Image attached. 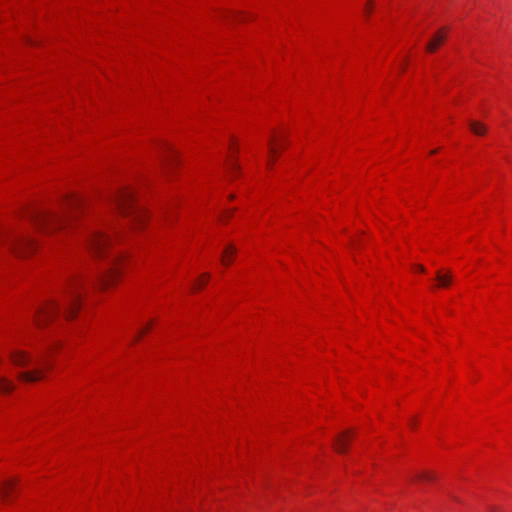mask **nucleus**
Segmentation results:
<instances>
[{
  "label": "nucleus",
  "instance_id": "3",
  "mask_svg": "<svg viewBox=\"0 0 512 512\" xmlns=\"http://www.w3.org/2000/svg\"><path fill=\"white\" fill-rule=\"evenodd\" d=\"M81 285L79 280L71 285L63 305L52 300L41 305L34 315L36 325L42 327L60 315H63L66 320L76 318L82 305Z\"/></svg>",
  "mask_w": 512,
  "mask_h": 512
},
{
  "label": "nucleus",
  "instance_id": "18",
  "mask_svg": "<svg viewBox=\"0 0 512 512\" xmlns=\"http://www.w3.org/2000/svg\"><path fill=\"white\" fill-rule=\"evenodd\" d=\"M374 4L371 0L367 1L365 8H364V14L366 16H369L373 10Z\"/></svg>",
  "mask_w": 512,
  "mask_h": 512
},
{
  "label": "nucleus",
  "instance_id": "13",
  "mask_svg": "<svg viewBox=\"0 0 512 512\" xmlns=\"http://www.w3.org/2000/svg\"><path fill=\"white\" fill-rule=\"evenodd\" d=\"M470 130L474 134H476L478 136H481V135L485 134L486 127L482 123H480L478 121H471V123H470Z\"/></svg>",
  "mask_w": 512,
  "mask_h": 512
},
{
  "label": "nucleus",
  "instance_id": "11",
  "mask_svg": "<svg viewBox=\"0 0 512 512\" xmlns=\"http://www.w3.org/2000/svg\"><path fill=\"white\" fill-rule=\"evenodd\" d=\"M436 280L439 287L446 288L451 283V275L447 271L439 270L437 272Z\"/></svg>",
  "mask_w": 512,
  "mask_h": 512
},
{
  "label": "nucleus",
  "instance_id": "10",
  "mask_svg": "<svg viewBox=\"0 0 512 512\" xmlns=\"http://www.w3.org/2000/svg\"><path fill=\"white\" fill-rule=\"evenodd\" d=\"M235 254H236V249H235V247H234V246H232V245H228V246L224 249V251H223V253H222V259H221L222 264H223L224 266H229V265L232 263V261H233V259H234Z\"/></svg>",
  "mask_w": 512,
  "mask_h": 512
},
{
  "label": "nucleus",
  "instance_id": "2",
  "mask_svg": "<svg viewBox=\"0 0 512 512\" xmlns=\"http://www.w3.org/2000/svg\"><path fill=\"white\" fill-rule=\"evenodd\" d=\"M114 239L102 230H92L88 234L87 246L95 257L107 260L104 271L99 275L96 286L108 289L119 281L122 272L130 264L129 257L113 250Z\"/></svg>",
  "mask_w": 512,
  "mask_h": 512
},
{
  "label": "nucleus",
  "instance_id": "16",
  "mask_svg": "<svg viewBox=\"0 0 512 512\" xmlns=\"http://www.w3.org/2000/svg\"><path fill=\"white\" fill-rule=\"evenodd\" d=\"M209 281V275L208 274H202L198 280L194 284V289L200 290L202 289Z\"/></svg>",
  "mask_w": 512,
  "mask_h": 512
},
{
  "label": "nucleus",
  "instance_id": "4",
  "mask_svg": "<svg viewBox=\"0 0 512 512\" xmlns=\"http://www.w3.org/2000/svg\"><path fill=\"white\" fill-rule=\"evenodd\" d=\"M59 348L58 344L47 349L37 357H32L22 350L11 353L10 359L15 366H32L33 369L19 373L18 377L23 382H36L43 378L44 371L51 366V354Z\"/></svg>",
  "mask_w": 512,
  "mask_h": 512
},
{
  "label": "nucleus",
  "instance_id": "7",
  "mask_svg": "<svg viewBox=\"0 0 512 512\" xmlns=\"http://www.w3.org/2000/svg\"><path fill=\"white\" fill-rule=\"evenodd\" d=\"M238 151L237 143L231 139L229 145V158L227 160V169L230 170L231 173H237L239 170V164L235 158V155Z\"/></svg>",
  "mask_w": 512,
  "mask_h": 512
},
{
  "label": "nucleus",
  "instance_id": "1",
  "mask_svg": "<svg viewBox=\"0 0 512 512\" xmlns=\"http://www.w3.org/2000/svg\"><path fill=\"white\" fill-rule=\"evenodd\" d=\"M84 201L75 193L63 195L58 211L41 207H29L25 218L38 230L52 233L68 229L82 213Z\"/></svg>",
  "mask_w": 512,
  "mask_h": 512
},
{
  "label": "nucleus",
  "instance_id": "20",
  "mask_svg": "<svg viewBox=\"0 0 512 512\" xmlns=\"http://www.w3.org/2000/svg\"><path fill=\"white\" fill-rule=\"evenodd\" d=\"M164 148H165L167 151H169V152H171V153H173V154H174L173 149H172L168 144H164Z\"/></svg>",
  "mask_w": 512,
  "mask_h": 512
},
{
  "label": "nucleus",
  "instance_id": "5",
  "mask_svg": "<svg viewBox=\"0 0 512 512\" xmlns=\"http://www.w3.org/2000/svg\"><path fill=\"white\" fill-rule=\"evenodd\" d=\"M112 201L123 216L132 218L133 225L136 227H144L151 220V213L137 203L136 193L130 187L118 189Z\"/></svg>",
  "mask_w": 512,
  "mask_h": 512
},
{
  "label": "nucleus",
  "instance_id": "15",
  "mask_svg": "<svg viewBox=\"0 0 512 512\" xmlns=\"http://www.w3.org/2000/svg\"><path fill=\"white\" fill-rule=\"evenodd\" d=\"M16 487V482L14 480H9L3 486L0 488V492L2 493L3 497H8V493L10 491H13Z\"/></svg>",
  "mask_w": 512,
  "mask_h": 512
},
{
  "label": "nucleus",
  "instance_id": "8",
  "mask_svg": "<svg viewBox=\"0 0 512 512\" xmlns=\"http://www.w3.org/2000/svg\"><path fill=\"white\" fill-rule=\"evenodd\" d=\"M447 35V31L445 28L438 30L433 38L427 44V51L433 53L437 50V48L444 42Z\"/></svg>",
  "mask_w": 512,
  "mask_h": 512
},
{
  "label": "nucleus",
  "instance_id": "21",
  "mask_svg": "<svg viewBox=\"0 0 512 512\" xmlns=\"http://www.w3.org/2000/svg\"><path fill=\"white\" fill-rule=\"evenodd\" d=\"M149 329H150V328H149V326H147V327L145 328V330H143V331L141 332V334L146 333Z\"/></svg>",
  "mask_w": 512,
  "mask_h": 512
},
{
  "label": "nucleus",
  "instance_id": "19",
  "mask_svg": "<svg viewBox=\"0 0 512 512\" xmlns=\"http://www.w3.org/2000/svg\"><path fill=\"white\" fill-rule=\"evenodd\" d=\"M414 271L416 273H422V272H424V267L422 265H415L414 266Z\"/></svg>",
  "mask_w": 512,
  "mask_h": 512
},
{
  "label": "nucleus",
  "instance_id": "17",
  "mask_svg": "<svg viewBox=\"0 0 512 512\" xmlns=\"http://www.w3.org/2000/svg\"><path fill=\"white\" fill-rule=\"evenodd\" d=\"M418 480L420 481H427V482H431L434 480L435 478V475L433 472H429V471H423V472H420L418 475Z\"/></svg>",
  "mask_w": 512,
  "mask_h": 512
},
{
  "label": "nucleus",
  "instance_id": "14",
  "mask_svg": "<svg viewBox=\"0 0 512 512\" xmlns=\"http://www.w3.org/2000/svg\"><path fill=\"white\" fill-rule=\"evenodd\" d=\"M277 148H278V144L276 143V140L274 138H271L269 140V160H268L269 166L272 164V161H274V159L276 157Z\"/></svg>",
  "mask_w": 512,
  "mask_h": 512
},
{
  "label": "nucleus",
  "instance_id": "9",
  "mask_svg": "<svg viewBox=\"0 0 512 512\" xmlns=\"http://www.w3.org/2000/svg\"><path fill=\"white\" fill-rule=\"evenodd\" d=\"M352 439V433L345 431L341 433L334 442V448L338 453H344Z\"/></svg>",
  "mask_w": 512,
  "mask_h": 512
},
{
  "label": "nucleus",
  "instance_id": "12",
  "mask_svg": "<svg viewBox=\"0 0 512 512\" xmlns=\"http://www.w3.org/2000/svg\"><path fill=\"white\" fill-rule=\"evenodd\" d=\"M13 389V383L0 373V393H10Z\"/></svg>",
  "mask_w": 512,
  "mask_h": 512
},
{
  "label": "nucleus",
  "instance_id": "6",
  "mask_svg": "<svg viewBox=\"0 0 512 512\" xmlns=\"http://www.w3.org/2000/svg\"><path fill=\"white\" fill-rule=\"evenodd\" d=\"M9 249L19 257H28L37 249V243L30 237H21L13 239L9 243Z\"/></svg>",
  "mask_w": 512,
  "mask_h": 512
},
{
  "label": "nucleus",
  "instance_id": "22",
  "mask_svg": "<svg viewBox=\"0 0 512 512\" xmlns=\"http://www.w3.org/2000/svg\"><path fill=\"white\" fill-rule=\"evenodd\" d=\"M2 365H3V361H2V359L0 358V370L2 369Z\"/></svg>",
  "mask_w": 512,
  "mask_h": 512
}]
</instances>
